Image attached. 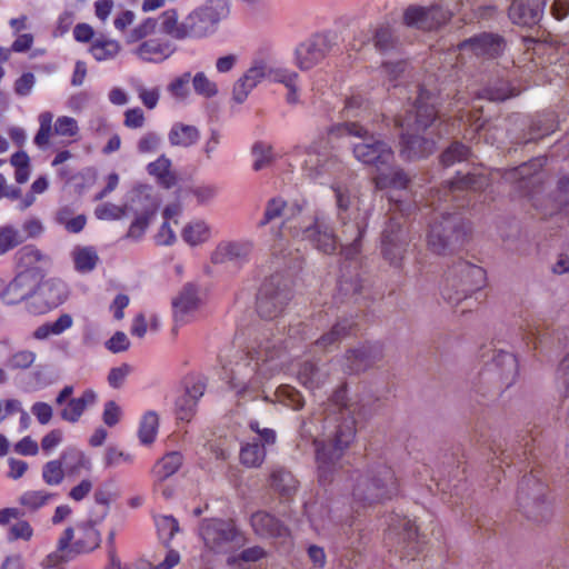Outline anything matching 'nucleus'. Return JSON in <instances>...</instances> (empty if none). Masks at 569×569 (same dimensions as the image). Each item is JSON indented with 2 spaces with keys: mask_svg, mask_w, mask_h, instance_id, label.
I'll return each instance as SVG.
<instances>
[{
  "mask_svg": "<svg viewBox=\"0 0 569 569\" xmlns=\"http://www.w3.org/2000/svg\"><path fill=\"white\" fill-rule=\"evenodd\" d=\"M489 186V179L481 172L468 173L457 177L441 189L431 190L428 199L429 206L435 211H440L430 224L427 236L428 248L437 254H446L460 248L471 228L460 213L449 212L447 202H456V207L462 208L469 203L468 191H480Z\"/></svg>",
  "mask_w": 569,
  "mask_h": 569,
  "instance_id": "f257e3e1",
  "label": "nucleus"
},
{
  "mask_svg": "<svg viewBox=\"0 0 569 569\" xmlns=\"http://www.w3.org/2000/svg\"><path fill=\"white\" fill-rule=\"evenodd\" d=\"M325 420L335 423L333 431L325 440H315L318 477L321 483H330L342 467L345 451L355 440L357 425L368 415L366 406L358 399H349L345 386L329 398Z\"/></svg>",
  "mask_w": 569,
  "mask_h": 569,
  "instance_id": "f03ea898",
  "label": "nucleus"
},
{
  "mask_svg": "<svg viewBox=\"0 0 569 569\" xmlns=\"http://www.w3.org/2000/svg\"><path fill=\"white\" fill-rule=\"evenodd\" d=\"M278 218H282L281 228L276 233L279 239L287 232L292 238L308 241L315 249H332V236L321 218V211L306 201L288 203L280 197L269 199L258 227H264Z\"/></svg>",
  "mask_w": 569,
  "mask_h": 569,
  "instance_id": "7ed1b4c3",
  "label": "nucleus"
},
{
  "mask_svg": "<svg viewBox=\"0 0 569 569\" xmlns=\"http://www.w3.org/2000/svg\"><path fill=\"white\" fill-rule=\"evenodd\" d=\"M287 348L283 333L274 336L272 328L266 329L257 338L243 362H238L232 370L230 387L240 398L253 399L268 375L278 370L272 361L278 359Z\"/></svg>",
  "mask_w": 569,
  "mask_h": 569,
  "instance_id": "20e7f679",
  "label": "nucleus"
},
{
  "mask_svg": "<svg viewBox=\"0 0 569 569\" xmlns=\"http://www.w3.org/2000/svg\"><path fill=\"white\" fill-rule=\"evenodd\" d=\"M430 92L420 89L415 106L402 119H397L401 128V154L408 160L428 157L435 151L439 119Z\"/></svg>",
  "mask_w": 569,
  "mask_h": 569,
  "instance_id": "39448f33",
  "label": "nucleus"
},
{
  "mask_svg": "<svg viewBox=\"0 0 569 569\" xmlns=\"http://www.w3.org/2000/svg\"><path fill=\"white\" fill-rule=\"evenodd\" d=\"M228 13L223 0H209L179 20L177 9L160 14L161 32L174 40L201 39L214 32L219 21Z\"/></svg>",
  "mask_w": 569,
  "mask_h": 569,
  "instance_id": "423d86ee",
  "label": "nucleus"
},
{
  "mask_svg": "<svg viewBox=\"0 0 569 569\" xmlns=\"http://www.w3.org/2000/svg\"><path fill=\"white\" fill-rule=\"evenodd\" d=\"M399 492L398 480L391 467L377 462L359 475L352 488L356 503L362 507L373 506L392 499Z\"/></svg>",
  "mask_w": 569,
  "mask_h": 569,
  "instance_id": "0eeeda50",
  "label": "nucleus"
},
{
  "mask_svg": "<svg viewBox=\"0 0 569 569\" xmlns=\"http://www.w3.org/2000/svg\"><path fill=\"white\" fill-rule=\"evenodd\" d=\"M337 131L360 140L353 143L352 152L361 163L375 167L377 172L393 164L395 153L390 144L371 134L366 123L347 122L339 124Z\"/></svg>",
  "mask_w": 569,
  "mask_h": 569,
  "instance_id": "6e6552de",
  "label": "nucleus"
},
{
  "mask_svg": "<svg viewBox=\"0 0 569 569\" xmlns=\"http://www.w3.org/2000/svg\"><path fill=\"white\" fill-rule=\"evenodd\" d=\"M296 154L301 158V168L311 179L336 176L343 170V163L332 154L329 141L325 138L313 141L306 148H297Z\"/></svg>",
  "mask_w": 569,
  "mask_h": 569,
  "instance_id": "1a4fd4ad",
  "label": "nucleus"
},
{
  "mask_svg": "<svg viewBox=\"0 0 569 569\" xmlns=\"http://www.w3.org/2000/svg\"><path fill=\"white\" fill-rule=\"evenodd\" d=\"M291 299L290 280L281 273L264 279L258 295L256 308L266 320L278 319Z\"/></svg>",
  "mask_w": 569,
  "mask_h": 569,
  "instance_id": "9d476101",
  "label": "nucleus"
},
{
  "mask_svg": "<svg viewBox=\"0 0 569 569\" xmlns=\"http://www.w3.org/2000/svg\"><path fill=\"white\" fill-rule=\"evenodd\" d=\"M410 204L405 207L402 201L396 200L392 209L395 213L382 232V254L395 267L401 266L409 244V238L403 228V217L410 213Z\"/></svg>",
  "mask_w": 569,
  "mask_h": 569,
  "instance_id": "9b49d317",
  "label": "nucleus"
},
{
  "mask_svg": "<svg viewBox=\"0 0 569 569\" xmlns=\"http://www.w3.org/2000/svg\"><path fill=\"white\" fill-rule=\"evenodd\" d=\"M547 486L531 471L526 475L518 489L517 501L527 518L536 522L547 520L551 515L550 503L546 499Z\"/></svg>",
  "mask_w": 569,
  "mask_h": 569,
  "instance_id": "f8f14e48",
  "label": "nucleus"
},
{
  "mask_svg": "<svg viewBox=\"0 0 569 569\" xmlns=\"http://www.w3.org/2000/svg\"><path fill=\"white\" fill-rule=\"evenodd\" d=\"M199 533L210 550L227 553L242 543V537L234 523L222 519H203Z\"/></svg>",
  "mask_w": 569,
  "mask_h": 569,
  "instance_id": "ddd939ff",
  "label": "nucleus"
},
{
  "mask_svg": "<svg viewBox=\"0 0 569 569\" xmlns=\"http://www.w3.org/2000/svg\"><path fill=\"white\" fill-rule=\"evenodd\" d=\"M321 218L329 230V233L332 236L333 246L331 250L317 249L327 254L333 253L337 248L340 246L342 248V253L345 254L347 260H353L355 257L359 253L360 241L363 236L366 224L362 220L358 218L351 219L350 216L339 217L340 231L337 232L328 222V218L321 211Z\"/></svg>",
  "mask_w": 569,
  "mask_h": 569,
  "instance_id": "4468645a",
  "label": "nucleus"
},
{
  "mask_svg": "<svg viewBox=\"0 0 569 569\" xmlns=\"http://www.w3.org/2000/svg\"><path fill=\"white\" fill-rule=\"evenodd\" d=\"M333 38L328 33H316L299 43L295 50V64L307 71L322 62L333 49Z\"/></svg>",
  "mask_w": 569,
  "mask_h": 569,
  "instance_id": "2eb2a0df",
  "label": "nucleus"
},
{
  "mask_svg": "<svg viewBox=\"0 0 569 569\" xmlns=\"http://www.w3.org/2000/svg\"><path fill=\"white\" fill-rule=\"evenodd\" d=\"M452 278V287H457L455 296L446 293L450 301L459 302L470 292L479 291L485 280V270L468 261L460 260L449 271Z\"/></svg>",
  "mask_w": 569,
  "mask_h": 569,
  "instance_id": "dca6fc26",
  "label": "nucleus"
},
{
  "mask_svg": "<svg viewBox=\"0 0 569 569\" xmlns=\"http://www.w3.org/2000/svg\"><path fill=\"white\" fill-rule=\"evenodd\" d=\"M518 360L511 352L498 350L493 358L491 368L482 375V380L490 381L497 376L498 382L491 390L492 396H498L503 389L510 387L518 376Z\"/></svg>",
  "mask_w": 569,
  "mask_h": 569,
  "instance_id": "f3484780",
  "label": "nucleus"
},
{
  "mask_svg": "<svg viewBox=\"0 0 569 569\" xmlns=\"http://www.w3.org/2000/svg\"><path fill=\"white\" fill-rule=\"evenodd\" d=\"M382 347L378 342H363L346 351L342 369L347 373H360L382 359Z\"/></svg>",
  "mask_w": 569,
  "mask_h": 569,
  "instance_id": "a211bd4d",
  "label": "nucleus"
},
{
  "mask_svg": "<svg viewBox=\"0 0 569 569\" xmlns=\"http://www.w3.org/2000/svg\"><path fill=\"white\" fill-rule=\"evenodd\" d=\"M74 389L72 386H64L56 398V405H67L61 409L60 417L62 420L76 423L79 421L87 408L93 406L97 401V393L92 389H87L78 398H71Z\"/></svg>",
  "mask_w": 569,
  "mask_h": 569,
  "instance_id": "6ab92c4d",
  "label": "nucleus"
},
{
  "mask_svg": "<svg viewBox=\"0 0 569 569\" xmlns=\"http://www.w3.org/2000/svg\"><path fill=\"white\" fill-rule=\"evenodd\" d=\"M451 13L440 6L430 8L410 6L403 12V23L420 30H433L445 24Z\"/></svg>",
  "mask_w": 569,
  "mask_h": 569,
  "instance_id": "aec40b11",
  "label": "nucleus"
},
{
  "mask_svg": "<svg viewBox=\"0 0 569 569\" xmlns=\"http://www.w3.org/2000/svg\"><path fill=\"white\" fill-rule=\"evenodd\" d=\"M207 381L203 377H189L182 393L177 398L174 412L180 421H190L196 415L199 399L204 395Z\"/></svg>",
  "mask_w": 569,
  "mask_h": 569,
  "instance_id": "412c9836",
  "label": "nucleus"
},
{
  "mask_svg": "<svg viewBox=\"0 0 569 569\" xmlns=\"http://www.w3.org/2000/svg\"><path fill=\"white\" fill-rule=\"evenodd\" d=\"M130 208L138 216L129 228L128 237L138 239L143 234L151 217L156 213L158 200L146 191H139L132 197Z\"/></svg>",
  "mask_w": 569,
  "mask_h": 569,
  "instance_id": "4be33fe9",
  "label": "nucleus"
},
{
  "mask_svg": "<svg viewBox=\"0 0 569 569\" xmlns=\"http://www.w3.org/2000/svg\"><path fill=\"white\" fill-rule=\"evenodd\" d=\"M67 296V284L60 279H48L42 281L37 287V290L34 289L33 293L36 301L39 303L38 310L40 312L57 308L63 303Z\"/></svg>",
  "mask_w": 569,
  "mask_h": 569,
  "instance_id": "5701e85b",
  "label": "nucleus"
},
{
  "mask_svg": "<svg viewBox=\"0 0 569 569\" xmlns=\"http://www.w3.org/2000/svg\"><path fill=\"white\" fill-rule=\"evenodd\" d=\"M546 0H515L508 11L510 20L519 26L537 24L545 12Z\"/></svg>",
  "mask_w": 569,
  "mask_h": 569,
  "instance_id": "b1692460",
  "label": "nucleus"
},
{
  "mask_svg": "<svg viewBox=\"0 0 569 569\" xmlns=\"http://www.w3.org/2000/svg\"><path fill=\"white\" fill-rule=\"evenodd\" d=\"M253 243L249 240L224 241L218 244L212 253L213 263H243L249 260Z\"/></svg>",
  "mask_w": 569,
  "mask_h": 569,
  "instance_id": "393cba45",
  "label": "nucleus"
},
{
  "mask_svg": "<svg viewBox=\"0 0 569 569\" xmlns=\"http://www.w3.org/2000/svg\"><path fill=\"white\" fill-rule=\"evenodd\" d=\"M200 305L199 290L193 283H186L172 300L173 316L177 322H186Z\"/></svg>",
  "mask_w": 569,
  "mask_h": 569,
  "instance_id": "a878e982",
  "label": "nucleus"
},
{
  "mask_svg": "<svg viewBox=\"0 0 569 569\" xmlns=\"http://www.w3.org/2000/svg\"><path fill=\"white\" fill-rule=\"evenodd\" d=\"M251 527L261 538H283L289 535L288 528L273 515L257 511L250 518Z\"/></svg>",
  "mask_w": 569,
  "mask_h": 569,
  "instance_id": "bb28decb",
  "label": "nucleus"
},
{
  "mask_svg": "<svg viewBox=\"0 0 569 569\" xmlns=\"http://www.w3.org/2000/svg\"><path fill=\"white\" fill-rule=\"evenodd\" d=\"M541 167V160H531L519 167L506 170L502 178L507 182L518 184L519 190L529 191L530 187L538 181V173Z\"/></svg>",
  "mask_w": 569,
  "mask_h": 569,
  "instance_id": "cd10ccee",
  "label": "nucleus"
},
{
  "mask_svg": "<svg viewBox=\"0 0 569 569\" xmlns=\"http://www.w3.org/2000/svg\"><path fill=\"white\" fill-rule=\"evenodd\" d=\"M34 283L29 274L20 273L10 283L3 282L0 299L7 305H17L33 297Z\"/></svg>",
  "mask_w": 569,
  "mask_h": 569,
  "instance_id": "c85d7f7f",
  "label": "nucleus"
},
{
  "mask_svg": "<svg viewBox=\"0 0 569 569\" xmlns=\"http://www.w3.org/2000/svg\"><path fill=\"white\" fill-rule=\"evenodd\" d=\"M264 79L262 60L253 61L252 66L233 84L232 99L243 103L249 93Z\"/></svg>",
  "mask_w": 569,
  "mask_h": 569,
  "instance_id": "c756f323",
  "label": "nucleus"
},
{
  "mask_svg": "<svg viewBox=\"0 0 569 569\" xmlns=\"http://www.w3.org/2000/svg\"><path fill=\"white\" fill-rule=\"evenodd\" d=\"M74 538L71 541V550L74 553L90 552L100 545V533L94 528V522L89 520L80 522L73 528Z\"/></svg>",
  "mask_w": 569,
  "mask_h": 569,
  "instance_id": "7c9ffc66",
  "label": "nucleus"
},
{
  "mask_svg": "<svg viewBox=\"0 0 569 569\" xmlns=\"http://www.w3.org/2000/svg\"><path fill=\"white\" fill-rule=\"evenodd\" d=\"M355 327L356 323L349 319L338 320L329 331L316 340L315 347L322 352L331 351L342 339L352 335Z\"/></svg>",
  "mask_w": 569,
  "mask_h": 569,
  "instance_id": "2f4dec72",
  "label": "nucleus"
},
{
  "mask_svg": "<svg viewBox=\"0 0 569 569\" xmlns=\"http://www.w3.org/2000/svg\"><path fill=\"white\" fill-rule=\"evenodd\" d=\"M363 280L358 271V266L352 260L346 262L341 268V276L338 281V293L342 299L351 298L361 293Z\"/></svg>",
  "mask_w": 569,
  "mask_h": 569,
  "instance_id": "473e14b6",
  "label": "nucleus"
},
{
  "mask_svg": "<svg viewBox=\"0 0 569 569\" xmlns=\"http://www.w3.org/2000/svg\"><path fill=\"white\" fill-rule=\"evenodd\" d=\"M21 512L17 508H6L0 511V525L8 526L12 520H17L9 528V540L29 541L33 536V529L27 520L20 519Z\"/></svg>",
  "mask_w": 569,
  "mask_h": 569,
  "instance_id": "72a5a7b5",
  "label": "nucleus"
},
{
  "mask_svg": "<svg viewBox=\"0 0 569 569\" xmlns=\"http://www.w3.org/2000/svg\"><path fill=\"white\" fill-rule=\"evenodd\" d=\"M460 49L471 50L477 56L493 57L502 50V39L497 34L481 33L461 42Z\"/></svg>",
  "mask_w": 569,
  "mask_h": 569,
  "instance_id": "f704fd0d",
  "label": "nucleus"
},
{
  "mask_svg": "<svg viewBox=\"0 0 569 569\" xmlns=\"http://www.w3.org/2000/svg\"><path fill=\"white\" fill-rule=\"evenodd\" d=\"M340 114L343 119L341 124L347 122L363 123L370 116V104L360 93L352 92L346 97Z\"/></svg>",
  "mask_w": 569,
  "mask_h": 569,
  "instance_id": "c9c22d12",
  "label": "nucleus"
},
{
  "mask_svg": "<svg viewBox=\"0 0 569 569\" xmlns=\"http://www.w3.org/2000/svg\"><path fill=\"white\" fill-rule=\"evenodd\" d=\"M134 52L143 61L158 63L169 58L173 49L168 41L150 39L139 44Z\"/></svg>",
  "mask_w": 569,
  "mask_h": 569,
  "instance_id": "e433bc0d",
  "label": "nucleus"
},
{
  "mask_svg": "<svg viewBox=\"0 0 569 569\" xmlns=\"http://www.w3.org/2000/svg\"><path fill=\"white\" fill-rule=\"evenodd\" d=\"M377 189L393 188L398 190H407L410 184V178L408 174L398 167H390L382 169L377 172L373 178Z\"/></svg>",
  "mask_w": 569,
  "mask_h": 569,
  "instance_id": "4c0bfd02",
  "label": "nucleus"
},
{
  "mask_svg": "<svg viewBox=\"0 0 569 569\" xmlns=\"http://www.w3.org/2000/svg\"><path fill=\"white\" fill-rule=\"evenodd\" d=\"M73 538V528L68 527L59 538L57 549L42 560V567L53 568L62 562L68 561L70 559V555L74 553V551L71 550V541Z\"/></svg>",
  "mask_w": 569,
  "mask_h": 569,
  "instance_id": "58836bf2",
  "label": "nucleus"
},
{
  "mask_svg": "<svg viewBox=\"0 0 569 569\" xmlns=\"http://www.w3.org/2000/svg\"><path fill=\"white\" fill-rule=\"evenodd\" d=\"M298 380L306 388L315 389L322 386L328 377L326 366H319L313 361H303L297 373Z\"/></svg>",
  "mask_w": 569,
  "mask_h": 569,
  "instance_id": "ea45409f",
  "label": "nucleus"
},
{
  "mask_svg": "<svg viewBox=\"0 0 569 569\" xmlns=\"http://www.w3.org/2000/svg\"><path fill=\"white\" fill-rule=\"evenodd\" d=\"M68 476L79 475L82 469L89 470L91 463L84 453L77 448H67L59 457Z\"/></svg>",
  "mask_w": 569,
  "mask_h": 569,
  "instance_id": "a19ab883",
  "label": "nucleus"
},
{
  "mask_svg": "<svg viewBox=\"0 0 569 569\" xmlns=\"http://www.w3.org/2000/svg\"><path fill=\"white\" fill-rule=\"evenodd\" d=\"M148 172L154 176L159 183L167 189L177 183V176L171 170V161L166 156H160L156 161L149 163Z\"/></svg>",
  "mask_w": 569,
  "mask_h": 569,
  "instance_id": "79ce46f5",
  "label": "nucleus"
},
{
  "mask_svg": "<svg viewBox=\"0 0 569 569\" xmlns=\"http://www.w3.org/2000/svg\"><path fill=\"white\" fill-rule=\"evenodd\" d=\"M200 137L199 130L194 126L176 123L169 132V141L172 146L190 147L194 144Z\"/></svg>",
  "mask_w": 569,
  "mask_h": 569,
  "instance_id": "37998d69",
  "label": "nucleus"
},
{
  "mask_svg": "<svg viewBox=\"0 0 569 569\" xmlns=\"http://www.w3.org/2000/svg\"><path fill=\"white\" fill-rule=\"evenodd\" d=\"M182 465V456L171 451L163 456L153 467L152 472L159 481H164L174 475Z\"/></svg>",
  "mask_w": 569,
  "mask_h": 569,
  "instance_id": "c03bdc74",
  "label": "nucleus"
},
{
  "mask_svg": "<svg viewBox=\"0 0 569 569\" xmlns=\"http://www.w3.org/2000/svg\"><path fill=\"white\" fill-rule=\"evenodd\" d=\"M264 458V446L258 441L247 442L240 449V462L247 468H259L263 463Z\"/></svg>",
  "mask_w": 569,
  "mask_h": 569,
  "instance_id": "a18cd8bd",
  "label": "nucleus"
},
{
  "mask_svg": "<svg viewBox=\"0 0 569 569\" xmlns=\"http://www.w3.org/2000/svg\"><path fill=\"white\" fill-rule=\"evenodd\" d=\"M270 485L284 497H290L297 490V480L293 475L282 468L274 469L271 472Z\"/></svg>",
  "mask_w": 569,
  "mask_h": 569,
  "instance_id": "49530a36",
  "label": "nucleus"
},
{
  "mask_svg": "<svg viewBox=\"0 0 569 569\" xmlns=\"http://www.w3.org/2000/svg\"><path fill=\"white\" fill-rule=\"evenodd\" d=\"M372 40L376 49L382 53L396 50L399 44L398 38L395 36L393 30L388 24L379 26L375 31Z\"/></svg>",
  "mask_w": 569,
  "mask_h": 569,
  "instance_id": "de8ad7c7",
  "label": "nucleus"
},
{
  "mask_svg": "<svg viewBox=\"0 0 569 569\" xmlns=\"http://www.w3.org/2000/svg\"><path fill=\"white\" fill-rule=\"evenodd\" d=\"M210 238V228L204 221L188 223L182 230V239L190 246H198Z\"/></svg>",
  "mask_w": 569,
  "mask_h": 569,
  "instance_id": "09e8293b",
  "label": "nucleus"
},
{
  "mask_svg": "<svg viewBox=\"0 0 569 569\" xmlns=\"http://www.w3.org/2000/svg\"><path fill=\"white\" fill-rule=\"evenodd\" d=\"M252 156L254 158L252 168L254 171H260L269 166L276 160V154L273 152V148L271 144L257 141L251 149Z\"/></svg>",
  "mask_w": 569,
  "mask_h": 569,
  "instance_id": "8fccbe9b",
  "label": "nucleus"
},
{
  "mask_svg": "<svg viewBox=\"0 0 569 569\" xmlns=\"http://www.w3.org/2000/svg\"><path fill=\"white\" fill-rule=\"evenodd\" d=\"M73 261L76 269L86 273L96 268L99 257L92 247L77 248L73 251Z\"/></svg>",
  "mask_w": 569,
  "mask_h": 569,
  "instance_id": "3c124183",
  "label": "nucleus"
},
{
  "mask_svg": "<svg viewBox=\"0 0 569 569\" xmlns=\"http://www.w3.org/2000/svg\"><path fill=\"white\" fill-rule=\"evenodd\" d=\"M397 533L399 536V543L407 545L411 549H415L412 543L417 542L418 539V528L416 523L407 517H403L399 520L398 526H393L390 530L389 536L392 533Z\"/></svg>",
  "mask_w": 569,
  "mask_h": 569,
  "instance_id": "603ef678",
  "label": "nucleus"
},
{
  "mask_svg": "<svg viewBox=\"0 0 569 569\" xmlns=\"http://www.w3.org/2000/svg\"><path fill=\"white\" fill-rule=\"evenodd\" d=\"M56 495L46 490H29L19 498V503L30 511H37L46 506Z\"/></svg>",
  "mask_w": 569,
  "mask_h": 569,
  "instance_id": "864d4df0",
  "label": "nucleus"
},
{
  "mask_svg": "<svg viewBox=\"0 0 569 569\" xmlns=\"http://www.w3.org/2000/svg\"><path fill=\"white\" fill-rule=\"evenodd\" d=\"M159 427V418L154 411H148L141 419L139 427V439L143 445H150L154 441Z\"/></svg>",
  "mask_w": 569,
  "mask_h": 569,
  "instance_id": "5fc2aeb1",
  "label": "nucleus"
},
{
  "mask_svg": "<svg viewBox=\"0 0 569 569\" xmlns=\"http://www.w3.org/2000/svg\"><path fill=\"white\" fill-rule=\"evenodd\" d=\"M66 475L62 461L59 458L46 462L42 467V480L48 486L61 485Z\"/></svg>",
  "mask_w": 569,
  "mask_h": 569,
  "instance_id": "6e6d98bb",
  "label": "nucleus"
},
{
  "mask_svg": "<svg viewBox=\"0 0 569 569\" xmlns=\"http://www.w3.org/2000/svg\"><path fill=\"white\" fill-rule=\"evenodd\" d=\"M276 398L280 403L293 410H299L305 406L302 395L291 386H280L276 391Z\"/></svg>",
  "mask_w": 569,
  "mask_h": 569,
  "instance_id": "4d7b16f0",
  "label": "nucleus"
},
{
  "mask_svg": "<svg viewBox=\"0 0 569 569\" xmlns=\"http://www.w3.org/2000/svg\"><path fill=\"white\" fill-rule=\"evenodd\" d=\"M26 241V237L12 226L0 227V254L18 247Z\"/></svg>",
  "mask_w": 569,
  "mask_h": 569,
  "instance_id": "13d9d810",
  "label": "nucleus"
},
{
  "mask_svg": "<svg viewBox=\"0 0 569 569\" xmlns=\"http://www.w3.org/2000/svg\"><path fill=\"white\" fill-rule=\"evenodd\" d=\"M90 51L96 60L104 61L113 59L120 51V44L116 40H97Z\"/></svg>",
  "mask_w": 569,
  "mask_h": 569,
  "instance_id": "bf43d9fd",
  "label": "nucleus"
},
{
  "mask_svg": "<svg viewBox=\"0 0 569 569\" xmlns=\"http://www.w3.org/2000/svg\"><path fill=\"white\" fill-rule=\"evenodd\" d=\"M191 81L194 92L206 99H211L219 92L217 83L202 71L197 72L193 77L191 76Z\"/></svg>",
  "mask_w": 569,
  "mask_h": 569,
  "instance_id": "052dcab7",
  "label": "nucleus"
},
{
  "mask_svg": "<svg viewBox=\"0 0 569 569\" xmlns=\"http://www.w3.org/2000/svg\"><path fill=\"white\" fill-rule=\"evenodd\" d=\"M159 538L168 546L169 541L179 531V523L172 516H158L154 518Z\"/></svg>",
  "mask_w": 569,
  "mask_h": 569,
  "instance_id": "680f3d73",
  "label": "nucleus"
},
{
  "mask_svg": "<svg viewBox=\"0 0 569 569\" xmlns=\"http://www.w3.org/2000/svg\"><path fill=\"white\" fill-rule=\"evenodd\" d=\"M191 72L187 71L174 78L168 86L167 91L178 101H184L190 94L189 83Z\"/></svg>",
  "mask_w": 569,
  "mask_h": 569,
  "instance_id": "e2e57ef3",
  "label": "nucleus"
},
{
  "mask_svg": "<svg viewBox=\"0 0 569 569\" xmlns=\"http://www.w3.org/2000/svg\"><path fill=\"white\" fill-rule=\"evenodd\" d=\"M522 440L523 443L520 445L519 448L513 449L512 453L509 452L508 450L500 449V447L498 449H493V457L491 458L492 468L497 467L496 461L511 463L513 461L512 455H515L516 458L518 459H522V457H526L528 452H531V450L529 449V443L531 439L523 438Z\"/></svg>",
  "mask_w": 569,
  "mask_h": 569,
  "instance_id": "0e129e2a",
  "label": "nucleus"
},
{
  "mask_svg": "<svg viewBox=\"0 0 569 569\" xmlns=\"http://www.w3.org/2000/svg\"><path fill=\"white\" fill-rule=\"evenodd\" d=\"M470 156L469 148L461 142L451 143L441 154V162L446 167H450L456 162L467 160Z\"/></svg>",
  "mask_w": 569,
  "mask_h": 569,
  "instance_id": "69168bd1",
  "label": "nucleus"
},
{
  "mask_svg": "<svg viewBox=\"0 0 569 569\" xmlns=\"http://www.w3.org/2000/svg\"><path fill=\"white\" fill-rule=\"evenodd\" d=\"M158 21L156 19L147 18L130 31L127 41L136 42L152 34L156 31Z\"/></svg>",
  "mask_w": 569,
  "mask_h": 569,
  "instance_id": "338daca9",
  "label": "nucleus"
},
{
  "mask_svg": "<svg viewBox=\"0 0 569 569\" xmlns=\"http://www.w3.org/2000/svg\"><path fill=\"white\" fill-rule=\"evenodd\" d=\"M134 90L138 93V97L141 100L142 104L147 109L153 110L157 107L160 98L159 88L148 89L143 84L137 83L134 86Z\"/></svg>",
  "mask_w": 569,
  "mask_h": 569,
  "instance_id": "774afa93",
  "label": "nucleus"
}]
</instances>
